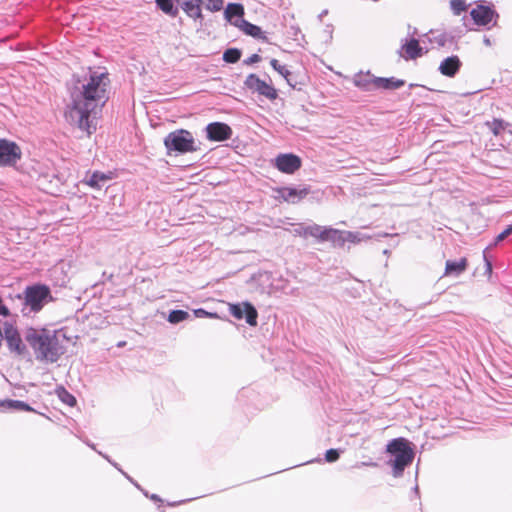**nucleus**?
Instances as JSON below:
<instances>
[{
    "mask_svg": "<svg viewBox=\"0 0 512 512\" xmlns=\"http://www.w3.org/2000/svg\"><path fill=\"white\" fill-rule=\"evenodd\" d=\"M111 80L107 71L88 68L80 76L73 74L67 82L70 103L65 110L67 122L90 137L97 130L98 118L110 99Z\"/></svg>",
    "mask_w": 512,
    "mask_h": 512,
    "instance_id": "nucleus-1",
    "label": "nucleus"
},
{
    "mask_svg": "<svg viewBox=\"0 0 512 512\" xmlns=\"http://www.w3.org/2000/svg\"><path fill=\"white\" fill-rule=\"evenodd\" d=\"M24 339L39 362L56 363L65 353L56 330L29 326L24 330Z\"/></svg>",
    "mask_w": 512,
    "mask_h": 512,
    "instance_id": "nucleus-2",
    "label": "nucleus"
},
{
    "mask_svg": "<svg viewBox=\"0 0 512 512\" xmlns=\"http://www.w3.org/2000/svg\"><path fill=\"white\" fill-rule=\"evenodd\" d=\"M385 451L389 456L387 464L392 467L393 476L401 477L414 460L412 443L403 437L394 438L387 443Z\"/></svg>",
    "mask_w": 512,
    "mask_h": 512,
    "instance_id": "nucleus-3",
    "label": "nucleus"
},
{
    "mask_svg": "<svg viewBox=\"0 0 512 512\" xmlns=\"http://www.w3.org/2000/svg\"><path fill=\"white\" fill-rule=\"evenodd\" d=\"M163 144L168 156L185 155L201 149V142L196 140L189 130L183 128L169 132L164 137Z\"/></svg>",
    "mask_w": 512,
    "mask_h": 512,
    "instance_id": "nucleus-4",
    "label": "nucleus"
},
{
    "mask_svg": "<svg viewBox=\"0 0 512 512\" xmlns=\"http://www.w3.org/2000/svg\"><path fill=\"white\" fill-rule=\"evenodd\" d=\"M55 298L52 295L51 288L44 283L35 282L29 284L24 289V303L27 317L38 314Z\"/></svg>",
    "mask_w": 512,
    "mask_h": 512,
    "instance_id": "nucleus-5",
    "label": "nucleus"
},
{
    "mask_svg": "<svg viewBox=\"0 0 512 512\" xmlns=\"http://www.w3.org/2000/svg\"><path fill=\"white\" fill-rule=\"evenodd\" d=\"M3 329L4 340L10 354L18 358L31 360L29 346L25 342L24 335H21L18 327L12 322L5 321L3 323Z\"/></svg>",
    "mask_w": 512,
    "mask_h": 512,
    "instance_id": "nucleus-6",
    "label": "nucleus"
},
{
    "mask_svg": "<svg viewBox=\"0 0 512 512\" xmlns=\"http://www.w3.org/2000/svg\"><path fill=\"white\" fill-rule=\"evenodd\" d=\"M469 14L474 25L487 30L496 26L500 17L494 5L485 1H480L476 7L470 10Z\"/></svg>",
    "mask_w": 512,
    "mask_h": 512,
    "instance_id": "nucleus-7",
    "label": "nucleus"
},
{
    "mask_svg": "<svg viewBox=\"0 0 512 512\" xmlns=\"http://www.w3.org/2000/svg\"><path fill=\"white\" fill-rule=\"evenodd\" d=\"M22 158L21 147L13 140L0 138V167L12 168Z\"/></svg>",
    "mask_w": 512,
    "mask_h": 512,
    "instance_id": "nucleus-8",
    "label": "nucleus"
},
{
    "mask_svg": "<svg viewBox=\"0 0 512 512\" xmlns=\"http://www.w3.org/2000/svg\"><path fill=\"white\" fill-rule=\"evenodd\" d=\"M273 191L276 193V200L297 204L311 192V188L308 185L282 186L274 188Z\"/></svg>",
    "mask_w": 512,
    "mask_h": 512,
    "instance_id": "nucleus-9",
    "label": "nucleus"
},
{
    "mask_svg": "<svg viewBox=\"0 0 512 512\" xmlns=\"http://www.w3.org/2000/svg\"><path fill=\"white\" fill-rule=\"evenodd\" d=\"M271 165L281 173L292 175L302 167V159L295 153H279L271 160Z\"/></svg>",
    "mask_w": 512,
    "mask_h": 512,
    "instance_id": "nucleus-10",
    "label": "nucleus"
},
{
    "mask_svg": "<svg viewBox=\"0 0 512 512\" xmlns=\"http://www.w3.org/2000/svg\"><path fill=\"white\" fill-rule=\"evenodd\" d=\"M230 314L237 320H245L249 326H256L258 323V311L249 301L229 304Z\"/></svg>",
    "mask_w": 512,
    "mask_h": 512,
    "instance_id": "nucleus-11",
    "label": "nucleus"
},
{
    "mask_svg": "<svg viewBox=\"0 0 512 512\" xmlns=\"http://www.w3.org/2000/svg\"><path fill=\"white\" fill-rule=\"evenodd\" d=\"M244 86L246 89L252 91L253 93L256 92L271 101H274L278 97V92L273 87V85L268 84L266 81L260 79L258 75L254 73H251L246 77Z\"/></svg>",
    "mask_w": 512,
    "mask_h": 512,
    "instance_id": "nucleus-12",
    "label": "nucleus"
},
{
    "mask_svg": "<svg viewBox=\"0 0 512 512\" xmlns=\"http://www.w3.org/2000/svg\"><path fill=\"white\" fill-rule=\"evenodd\" d=\"M295 235L307 238L313 237L316 238L320 242H328V239L331 238V234H335L332 227H322L318 224L313 225H303L300 224L294 230Z\"/></svg>",
    "mask_w": 512,
    "mask_h": 512,
    "instance_id": "nucleus-13",
    "label": "nucleus"
},
{
    "mask_svg": "<svg viewBox=\"0 0 512 512\" xmlns=\"http://www.w3.org/2000/svg\"><path fill=\"white\" fill-rule=\"evenodd\" d=\"M205 136L211 142H223L231 139L232 128L225 122L215 121L206 125Z\"/></svg>",
    "mask_w": 512,
    "mask_h": 512,
    "instance_id": "nucleus-14",
    "label": "nucleus"
},
{
    "mask_svg": "<svg viewBox=\"0 0 512 512\" xmlns=\"http://www.w3.org/2000/svg\"><path fill=\"white\" fill-rule=\"evenodd\" d=\"M417 32V28H413L412 36L402 40L401 50L404 51L403 57L406 60H415L428 52V48L422 47L419 40L414 37Z\"/></svg>",
    "mask_w": 512,
    "mask_h": 512,
    "instance_id": "nucleus-15",
    "label": "nucleus"
},
{
    "mask_svg": "<svg viewBox=\"0 0 512 512\" xmlns=\"http://www.w3.org/2000/svg\"><path fill=\"white\" fill-rule=\"evenodd\" d=\"M333 231L335 234H331L332 239H328V242H331L335 247H343L346 242L356 244L365 238L360 232L341 231L335 228H333Z\"/></svg>",
    "mask_w": 512,
    "mask_h": 512,
    "instance_id": "nucleus-16",
    "label": "nucleus"
},
{
    "mask_svg": "<svg viewBox=\"0 0 512 512\" xmlns=\"http://www.w3.org/2000/svg\"><path fill=\"white\" fill-rule=\"evenodd\" d=\"M461 66L462 62L459 57L451 55L441 61L438 70L443 76L453 78L458 74Z\"/></svg>",
    "mask_w": 512,
    "mask_h": 512,
    "instance_id": "nucleus-17",
    "label": "nucleus"
},
{
    "mask_svg": "<svg viewBox=\"0 0 512 512\" xmlns=\"http://www.w3.org/2000/svg\"><path fill=\"white\" fill-rule=\"evenodd\" d=\"M245 9L243 4L230 2L224 9L225 20L235 27V23L239 24V20L245 19Z\"/></svg>",
    "mask_w": 512,
    "mask_h": 512,
    "instance_id": "nucleus-18",
    "label": "nucleus"
},
{
    "mask_svg": "<svg viewBox=\"0 0 512 512\" xmlns=\"http://www.w3.org/2000/svg\"><path fill=\"white\" fill-rule=\"evenodd\" d=\"M113 174L111 172L104 173L101 171H93L92 173H87L83 183L87 184L93 189H101L104 184L110 180H112Z\"/></svg>",
    "mask_w": 512,
    "mask_h": 512,
    "instance_id": "nucleus-19",
    "label": "nucleus"
},
{
    "mask_svg": "<svg viewBox=\"0 0 512 512\" xmlns=\"http://www.w3.org/2000/svg\"><path fill=\"white\" fill-rule=\"evenodd\" d=\"M235 27L241 30L245 35L256 40L267 41V37L262 28L246 19L239 20V24L235 23Z\"/></svg>",
    "mask_w": 512,
    "mask_h": 512,
    "instance_id": "nucleus-20",
    "label": "nucleus"
},
{
    "mask_svg": "<svg viewBox=\"0 0 512 512\" xmlns=\"http://www.w3.org/2000/svg\"><path fill=\"white\" fill-rule=\"evenodd\" d=\"M376 90L394 91L405 85V80L396 77H378L373 80Z\"/></svg>",
    "mask_w": 512,
    "mask_h": 512,
    "instance_id": "nucleus-21",
    "label": "nucleus"
},
{
    "mask_svg": "<svg viewBox=\"0 0 512 512\" xmlns=\"http://www.w3.org/2000/svg\"><path fill=\"white\" fill-rule=\"evenodd\" d=\"M375 78H377V76H374L370 71H367L366 73L359 72L354 75L353 83L362 91L371 92L376 90L373 82Z\"/></svg>",
    "mask_w": 512,
    "mask_h": 512,
    "instance_id": "nucleus-22",
    "label": "nucleus"
},
{
    "mask_svg": "<svg viewBox=\"0 0 512 512\" xmlns=\"http://www.w3.org/2000/svg\"><path fill=\"white\" fill-rule=\"evenodd\" d=\"M512 236V224L508 225L502 232H500L493 240V242L484 249L483 258L485 261L486 271L491 273L492 271V263L487 258V250L493 247H496L498 244L502 243L505 240H508Z\"/></svg>",
    "mask_w": 512,
    "mask_h": 512,
    "instance_id": "nucleus-23",
    "label": "nucleus"
},
{
    "mask_svg": "<svg viewBox=\"0 0 512 512\" xmlns=\"http://www.w3.org/2000/svg\"><path fill=\"white\" fill-rule=\"evenodd\" d=\"M468 260L462 257L458 260H447L445 263L444 276L458 277L466 271Z\"/></svg>",
    "mask_w": 512,
    "mask_h": 512,
    "instance_id": "nucleus-24",
    "label": "nucleus"
},
{
    "mask_svg": "<svg viewBox=\"0 0 512 512\" xmlns=\"http://www.w3.org/2000/svg\"><path fill=\"white\" fill-rule=\"evenodd\" d=\"M0 410H2V411H25V412H34V413L37 412L28 403H26L22 400H14V399L0 400Z\"/></svg>",
    "mask_w": 512,
    "mask_h": 512,
    "instance_id": "nucleus-25",
    "label": "nucleus"
},
{
    "mask_svg": "<svg viewBox=\"0 0 512 512\" xmlns=\"http://www.w3.org/2000/svg\"><path fill=\"white\" fill-rule=\"evenodd\" d=\"M7 300L10 301L11 306L14 310L19 311L23 317H27V310L24 303V291L22 293L17 294L9 293L7 295Z\"/></svg>",
    "mask_w": 512,
    "mask_h": 512,
    "instance_id": "nucleus-26",
    "label": "nucleus"
},
{
    "mask_svg": "<svg viewBox=\"0 0 512 512\" xmlns=\"http://www.w3.org/2000/svg\"><path fill=\"white\" fill-rule=\"evenodd\" d=\"M155 3L166 15L173 18L178 16V6L175 5V0H155Z\"/></svg>",
    "mask_w": 512,
    "mask_h": 512,
    "instance_id": "nucleus-27",
    "label": "nucleus"
},
{
    "mask_svg": "<svg viewBox=\"0 0 512 512\" xmlns=\"http://www.w3.org/2000/svg\"><path fill=\"white\" fill-rule=\"evenodd\" d=\"M175 5L178 6V10L181 9L188 18L199 21L192 0H175Z\"/></svg>",
    "mask_w": 512,
    "mask_h": 512,
    "instance_id": "nucleus-28",
    "label": "nucleus"
},
{
    "mask_svg": "<svg viewBox=\"0 0 512 512\" xmlns=\"http://www.w3.org/2000/svg\"><path fill=\"white\" fill-rule=\"evenodd\" d=\"M271 67L277 71L287 82V84L292 87L293 89H296V83H291V76H293L292 72L289 71L286 66L281 65L280 62L277 59H272L270 61Z\"/></svg>",
    "mask_w": 512,
    "mask_h": 512,
    "instance_id": "nucleus-29",
    "label": "nucleus"
},
{
    "mask_svg": "<svg viewBox=\"0 0 512 512\" xmlns=\"http://www.w3.org/2000/svg\"><path fill=\"white\" fill-rule=\"evenodd\" d=\"M55 393L59 400L68 405L69 407H74L77 404L76 397L70 393L64 386H58L55 389Z\"/></svg>",
    "mask_w": 512,
    "mask_h": 512,
    "instance_id": "nucleus-30",
    "label": "nucleus"
},
{
    "mask_svg": "<svg viewBox=\"0 0 512 512\" xmlns=\"http://www.w3.org/2000/svg\"><path fill=\"white\" fill-rule=\"evenodd\" d=\"M423 37L425 38L424 42L427 41L430 44H436L438 47H444L448 40L446 33H435L432 30L424 34Z\"/></svg>",
    "mask_w": 512,
    "mask_h": 512,
    "instance_id": "nucleus-31",
    "label": "nucleus"
},
{
    "mask_svg": "<svg viewBox=\"0 0 512 512\" xmlns=\"http://www.w3.org/2000/svg\"><path fill=\"white\" fill-rule=\"evenodd\" d=\"M241 56V49L237 47H229L223 52L222 60L228 64H235L241 59Z\"/></svg>",
    "mask_w": 512,
    "mask_h": 512,
    "instance_id": "nucleus-32",
    "label": "nucleus"
},
{
    "mask_svg": "<svg viewBox=\"0 0 512 512\" xmlns=\"http://www.w3.org/2000/svg\"><path fill=\"white\" fill-rule=\"evenodd\" d=\"M190 318L188 311L182 309H172L169 311L167 321L171 324H179Z\"/></svg>",
    "mask_w": 512,
    "mask_h": 512,
    "instance_id": "nucleus-33",
    "label": "nucleus"
},
{
    "mask_svg": "<svg viewBox=\"0 0 512 512\" xmlns=\"http://www.w3.org/2000/svg\"><path fill=\"white\" fill-rule=\"evenodd\" d=\"M486 125L490 128L493 135L499 136L509 126V123L501 118H493L491 122H486Z\"/></svg>",
    "mask_w": 512,
    "mask_h": 512,
    "instance_id": "nucleus-34",
    "label": "nucleus"
},
{
    "mask_svg": "<svg viewBox=\"0 0 512 512\" xmlns=\"http://www.w3.org/2000/svg\"><path fill=\"white\" fill-rule=\"evenodd\" d=\"M469 5L466 0H450V8L454 15L460 16L463 12L467 11Z\"/></svg>",
    "mask_w": 512,
    "mask_h": 512,
    "instance_id": "nucleus-35",
    "label": "nucleus"
},
{
    "mask_svg": "<svg viewBox=\"0 0 512 512\" xmlns=\"http://www.w3.org/2000/svg\"><path fill=\"white\" fill-rule=\"evenodd\" d=\"M342 453H343L342 449L330 448V449L326 450L325 455H324V460L328 463H334L340 458Z\"/></svg>",
    "mask_w": 512,
    "mask_h": 512,
    "instance_id": "nucleus-36",
    "label": "nucleus"
},
{
    "mask_svg": "<svg viewBox=\"0 0 512 512\" xmlns=\"http://www.w3.org/2000/svg\"><path fill=\"white\" fill-rule=\"evenodd\" d=\"M204 7L210 12L221 11L224 7V0H207Z\"/></svg>",
    "mask_w": 512,
    "mask_h": 512,
    "instance_id": "nucleus-37",
    "label": "nucleus"
},
{
    "mask_svg": "<svg viewBox=\"0 0 512 512\" xmlns=\"http://www.w3.org/2000/svg\"><path fill=\"white\" fill-rule=\"evenodd\" d=\"M193 313L197 318H218V314L216 312H208L204 308L195 309Z\"/></svg>",
    "mask_w": 512,
    "mask_h": 512,
    "instance_id": "nucleus-38",
    "label": "nucleus"
},
{
    "mask_svg": "<svg viewBox=\"0 0 512 512\" xmlns=\"http://www.w3.org/2000/svg\"><path fill=\"white\" fill-rule=\"evenodd\" d=\"M192 1H193L197 16L199 18V22L202 23L204 20V15L202 13V7L204 5V1L203 0H192Z\"/></svg>",
    "mask_w": 512,
    "mask_h": 512,
    "instance_id": "nucleus-39",
    "label": "nucleus"
},
{
    "mask_svg": "<svg viewBox=\"0 0 512 512\" xmlns=\"http://www.w3.org/2000/svg\"><path fill=\"white\" fill-rule=\"evenodd\" d=\"M261 59L262 58H261V56L259 54L254 53L251 56H249L247 59H245L243 61V64L250 66V65H253V64H256V63L260 62Z\"/></svg>",
    "mask_w": 512,
    "mask_h": 512,
    "instance_id": "nucleus-40",
    "label": "nucleus"
},
{
    "mask_svg": "<svg viewBox=\"0 0 512 512\" xmlns=\"http://www.w3.org/2000/svg\"><path fill=\"white\" fill-rule=\"evenodd\" d=\"M0 316L7 318L11 316V311L3 302L2 297L0 296Z\"/></svg>",
    "mask_w": 512,
    "mask_h": 512,
    "instance_id": "nucleus-41",
    "label": "nucleus"
},
{
    "mask_svg": "<svg viewBox=\"0 0 512 512\" xmlns=\"http://www.w3.org/2000/svg\"><path fill=\"white\" fill-rule=\"evenodd\" d=\"M103 458H105L113 467H115L119 472H121V474H125V471L122 470V468L120 467V465L113 461L108 455L106 454H103L102 452H98Z\"/></svg>",
    "mask_w": 512,
    "mask_h": 512,
    "instance_id": "nucleus-42",
    "label": "nucleus"
},
{
    "mask_svg": "<svg viewBox=\"0 0 512 512\" xmlns=\"http://www.w3.org/2000/svg\"><path fill=\"white\" fill-rule=\"evenodd\" d=\"M126 479H128L137 489H141V486L135 481L131 476H129L126 472L123 474Z\"/></svg>",
    "mask_w": 512,
    "mask_h": 512,
    "instance_id": "nucleus-43",
    "label": "nucleus"
},
{
    "mask_svg": "<svg viewBox=\"0 0 512 512\" xmlns=\"http://www.w3.org/2000/svg\"><path fill=\"white\" fill-rule=\"evenodd\" d=\"M149 499H151L155 503H163V500L157 494H150Z\"/></svg>",
    "mask_w": 512,
    "mask_h": 512,
    "instance_id": "nucleus-44",
    "label": "nucleus"
},
{
    "mask_svg": "<svg viewBox=\"0 0 512 512\" xmlns=\"http://www.w3.org/2000/svg\"><path fill=\"white\" fill-rule=\"evenodd\" d=\"M483 43L487 47H491L492 46V41H491L490 37H488L486 35H484V37H483Z\"/></svg>",
    "mask_w": 512,
    "mask_h": 512,
    "instance_id": "nucleus-45",
    "label": "nucleus"
},
{
    "mask_svg": "<svg viewBox=\"0 0 512 512\" xmlns=\"http://www.w3.org/2000/svg\"><path fill=\"white\" fill-rule=\"evenodd\" d=\"M187 501H188V500H181V501H177V502H168V506H170V507H175V506H178V505H180V504H182V503H185V502H187Z\"/></svg>",
    "mask_w": 512,
    "mask_h": 512,
    "instance_id": "nucleus-46",
    "label": "nucleus"
},
{
    "mask_svg": "<svg viewBox=\"0 0 512 512\" xmlns=\"http://www.w3.org/2000/svg\"><path fill=\"white\" fill-rule=\"evenodd\" d=\"M325 32H327V33L331 36V33H332V26H331V25H327V26H326V29H325Z\"/></svg>",
    "mask_w": 512,
    "mask_h": 512,
    "instance_id": "nucleus-47",
    "label": "nucleus"
},
{
    "mask_svg": "<svg viewBox=\"0 0 512 512\" xmlns=\"http://www.w3.org/2000/svg\"><path fill=\"white\" fill-rule=\"evenodd\" d=\"M328 11L327 10H324L322 11L320 14H319V18L322 19V17H324L325 15H327Z\"/></svg>",
    "mask_w": 512,
    "mask_h": 512,
    "instance_id": "nucleus-48",
    "label": "nucleus"
},
{
    "mask_svg": "<svg viewBox=\"0 0 512 512\" xmlns=\"http://www.w3.org/2000/svg\"><path fill=\"white\" fill-rule=\"evenodd\" d=\"M139 490H140V491H141V492H142L146 497H148V498H149L150 494H149L147 491H145L142 487H141V489H139Z\"/></svg>",
    "mask_w": 512,
    "mask_h": 512,
    "instance_id": "nucleus-49",
    "label": "nucleus"
},
{
    "mask_svg": "<svg viewBox=\"0 0 512 512\" xmlns=\"http://www.w3.org/2000/svg\"><path fill=\"white\" fill-rule=\"evenodd\" d=\"M413 491H414V493H415L416 495H418V494H419V487H418V485H415V487L413 488Z\"/></svg>",
    "mask_w": 512,
    "mask_h": 512,
    "instance_id": "nucleus-50",
    "label": "nucleus"
},
{
    "mask_svg": "<svg viewBox=\"0 0 512 512\" xmlns=\"http://www.w3.org/2000/svg\"><path fill=\"white\" fill-rule=\"evenodd\" d=\"M86 444L91 447L93 450H96L95 448V445L93 443H90V442H86Z\"/></svg>",
    "mask_w": 512,
    "mask_h": 512,
    "instance_id": "nucleus-51",
    "label": "nucleus"
},
{
    "mask_svg": "<svg viewBox=\"0 0 512 512\" xmlns=\"http://www.w3.org/2000/svg\"><path fill=\"white\" fill-rule=\"evenodd\" d=\"M363 465H369V466H376L377 464L374 463V462H370V463H362Z\"/></svg>",
    "mask_w": 512,
    "mask_h": 512,
    "instance_id": "nucleus-52",
    "label": "nucleus"
},
{
    "mask_svg": "<svg viewBox=\"0 0 512 512\" xmlns=\"http://www.w3.org/2000/svg\"><path fill=\"white\" fill-rule=\"evenodd\" d=\"M417 86H418V84L411 83V84L409 85V88H410V89H413L414 87H417Z\"/></svg>",
    "mask_w": 512,
    "mask_h": 512,
    "instance_id": "nucleus-53",
    "label": "nucleus"
},
{
    "mask_svg": "<svg viewBox=\"0 0 512 512\" xmlns=\"http://www.w3.org/2000/svg\"><path fill=\"white\" fill-rule=\"evenodd\" d=\"M291 83H296V86L298 85V82L295 81L292 76H291Z\"/></svg>",
    "mask_w": 512,
    "mask_h": 512,
    "instance_id": "nucleus-54",
    "label": "nucleus"
},
{
    "mask_svg": "<svg viewBox=\"0 0 512 512\" xmlns=\"http://www.w3.org/2000/svg\"><path fill=\"white\" fill-rule=\"evenodd\" d=\"M123 345H125V342H119V343H118V346H119V347H122Z\"/></svg>",
    "mask_w": 512,
    "mask_h": 512,
    "instance_id": "nucleus-55",
    "label": "nucleus"
},
{
    "mask_svg": "<svg viewBox=\"0 0 512 512\" xmlns=\"http://www.w3.org/2000/svg\"><path fill=\"white\" fill-rule=\"evenodd\" d=\"M383 253H384L385 255H388V254H389V250L385 249V250L383 251Z\"/></svg>",
    "mask_w": 512,
    "mask_h": 512,
    "instance_id": "nucleus-56",
    "label": "nucleus"
},
{
    "mask_svg": "<svg viewBox=\"0 0 512 512\" xmlns=\"http://www.w3.org/2000/svg\"><path fill=\"white\" fill-rule=\"evenodd\" d=\"M256 279V275L254 274L252 277H251V280H255Z\"/></svg>",
    "mask_w": 512,
    "mask_h": 512,
    "instance_id": "nucleus-57",
    "label": "nucleus"
},
{
    "mask_svg": "<svg viewBox=\"0 0 512 512\" xmlns=\"http://www.w3.org/2000/svg\"><path fill=\"white\" fill-rule=\"evenodd\" d=\"M467 28H468V30H469V31H472V30H474L473 28H470V27H468V26H467Z\"/></svg>",
    "mask_w": 512,
    "mask_h": 512,
    "instance_id": "nucleus-58",
    "label": "nucleus"
}]
</instances>
